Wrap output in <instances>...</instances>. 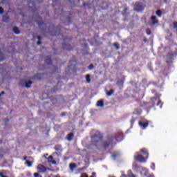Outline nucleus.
Segmentation results:
<instances>
[{"label": "nucleus", "instance_id": "obj_1", "mask_svg": "<svg viewBox=\"0 0 177 177\" xmlns=\"http://www.w3.org/2000/svg\"><path fill=\"white\" fill-rule=\"evenodd\" d=\"M140 153L134 156L135 160L136 161H139L140 162H146L147 161V158H149V152L147 149L143 148L140 149Z\"/></svg>", "mask_w": 177, "mask_h": 177}, {"label": "nucleus", "instance_id": "obj_2", "mask_svg": "<svg viewBox=\"0 0 177 177\" xmlns=\"http://www.w3.org/2000/svg\"><path fill=\"white\" fill-rule=\"evenodd\" d=\"M152 101L153 102V104L160 106V109H162V104H161V101L160 100H158V97L153 98Z\"/></svg>", "mask_w": 177, "mask_h": 177}, {"label": "nucleus", "instance_id": "obj_3", "mask_svg": "<svg viewBox=\"0 0 177 177\" xmlns=\"http://www.w3.org/2000/svg\"><path fill=\"white\" fill-rule=\"evenodd\" d=\"M145 9V6H143L142 4H136L134 6V10H136L137 12H142Z\"/></svg>", "mask_w": 177, "mask_h": 177}, {"label": "nucleus", "instance_id": "obj_4", "mask_svg": "<svg viewBox=\"0 0 177 177\" xmlns=\"http://www.w3.org/2000/svg\"><path fill=\"white\" fill-rule=\"evenodd\" d=\"M139 126L140 127L141 129H146V128H147V127H149V122H139Z\"/></svg>", "mask_w": 177, "mask_h": 177}, {"label": "nucleus", "instance_id": "obj_5", "mask_svg": "<svg viewBox=\"0 0 177 177\" xmlns=\"http://www.w3.org/2000/svg\"><path fill=\"white\" fill-rule=\"evenodd\" d=\"M37 170L39 171V172H46V167H45V166L42 165H39L37 166Z\"/></svg>", "mask_w": 177, "mask_h": 177}, {"label": "nucleus", "instance_id": "obj_6", "mask_svg": "<svg viewBox=\"0 0 177 177\" xmlns=\"http://www.w3.org/2000/svg\"><path fill=\"white\" fill-rule=\"evenodd\" d=\"M100 136H95L92 138V142L93 143L95 142H99L100 140Z\"/></svg>", "mask_w": 177, "mask_h": 177}, {"label": "nucleus", "instance_id": "obj_7", "mask_svg": "<svg viewBox=\"0 0 177 177\" xmlns=\"http://www.w3.org/2000/svg\"><path fill=\"white\" fill-rule=\"evenodd\" d=\"M151 20L152 21V24L155 25V24H157V23H158V21L156 20V16H152L151 17Z\"/></svg>", "mask_w": 177, "mask_h": 177}, {"label": "nucleus", "instance_id": "obj_8", "mask_svg": "<svg viewBox=\"0 0 177 177\" xmlns=\"http://www.w3.org/2000/svg\"><path fill=\"white\" fill-rule=\"evenodd\" d=\"M141 174H142V175H144L145 176H146V175H147V174H149V171L146 168H142L141 170Z\"/></svg>", "mask_w": 177, "mask_h": 177}, {"label": "nucleus", "instance_id": "obj_9", "mask_svg": "<svg viewBox=\"0 0 177 177\" xmlns=\"http://www.w3.org/2000/svg\"><path fill=\"white\" fill-rule=\"evenodd\" d=\"M73 138H74V133H70L67 136V140H68V142H70V141L73 140Z\"/></svg>", "mask_w": 177, "mask_h": 177}, {"label": "nucleus", "instance_id": "obj_10", "mask_svg": "<svg viewBox=\"0 0 177 177\" xmlns=\"http://www.w3.org/2000/svg\"><path fill=\"white\" fill-rule=\"evenodd\" d=\"M113 140H114V138H111L109 139V143L106 142L105 143V147H107V146H109V145H111V143L113 142Z\"/></svg>", "mask_w": 177, "mask_h": 177}, {"label": "nucleus", "instance_id": "obj_11", "mask_svg": "<svg viewBox=\"0 0 177 177\" xmlns=\"http://www.w3.org/2000/svg\"><path fill=\"white\" fill-rule=\"evenodd\" d=\"M32 84V82L31 81L26 82L25 84V87L30 88V86H31Z\"/></svg>", "mask_w": 177, "mask_h": 177}, {"label": "nucleus", "instance_id": "obj_12", "mask_svg": "<svg viewBox=\"0 0 177 177\" xmlns=\"http://www.w3.org/2000/svg\"><path fill=\"white\" fill-rule=\"evenodd\" d=\"M172 56H173V55H167V63H171V62H172V59H173V58H172Z\"/></svg>", "mask_w": 177, "mask_h": 177}, {"label": "nucleus", "instance_id": "obj_13", "mask_svg": "<svg viewBox=\"0 0 177 177\" xmlns=\"http://www.w3.org/2000/svg\"><path fill=\"white\" fill-rule=\"evenodd\" d=\"M104 103H103V101L100 100V101H98L97 103V106L98 107H103L104 106Z\"/></svg>", "mask_w": 177, "mask_h": 177}, {"label": "nucleus", "instance_id": "obj_14", "mask_svg": "<svg viewBox=\"0 0 177 177\" xmlns=\"http://www.w3.org/2000/svg\"><path fill=\"white\" fill-rule=\"evenodd\" d=\"M77 167V165H75V164H71L69 165V168L71 171H74L75 168Z\"/></svg>", "mask_w": 177, "mask_h": 177}, {"label": "nucleus", "instance_id": "obj_15", "mask_svg": "<svg viewBox=\"0 0 177 177\" xmlns=\"http://www.w3.org/2000/svg\"><path fill=\"white\" fill-rule=\"evenodd\" d=\"M13 31L15 34H20V30H19V28L17 27H15L13 28Z\"/></svg>", "mask_w": 177, "mask_h": 177}, {"label": "nucleus", "instance_id": "obj_16", "mask_svg": "<svg viewBox=\"0 0 177 177\" xmlns=\"http://www.w3.org/2000/svg\"><path fill=\"white\" fill-rule=\"evenodd\" d=\"M86 82H88V84H89V82H91V75H86Z\"/></svg>", "mask_w": 177, "mask_h": 177}, {"label": "nucleus", "instance_id": "obj_17", "mask_svg": "<svg viewBox=\"0 0 177 177\" xmlns=\"http://www.w3.org/2000/svg\"><path fill=\"white\" fill-rule=\"evenodd\" d=\"M3 21H5L6 23L9 21V17H8V16H6V15L3 16Z\"/></svg>", "mask_w": 177, "mask_h": 177}, {"label": "nucleus", "instance_id": "obj_18", "mask_svg": "<svg viewBox=\"0 0 177 177\" xmlns=\"http://www.w3.org/2000/svg\"><path fill=\"white\" fill-rule=\"evenodd\" d=\"M114 93V91L111 90L109 92L106 93L107 96H111Z\"/></svg>", "mask_w": 177, "mask_h": 177}, {"label": "nucleus", "instance_id": "obj_19", "mask_svg": "<svg viewBox=\"0 0 177 177\" xmlns=\"http://www.w3.org/2000/svg\"><path fill=\"white\" fill-rule=\"evenodd\" d=\"M26 164L28 165V167H31V165H32V162L26 160Z\"/></svg>", "mask_w": 177, "mask_h": 177}, {"label": "nucleus", "instance_id": "obj_20", "mask_svg": "<svg viewBox=\"0 0 177 177\" xmlns=\"http://www.w3.org/2000/svg\"><path fill=\"white\" fill-rule=\"evenodd\" d=\"M151 168L153 169V171H155L156 169V165L154 163L151 164Z\"/></svg>", "mask_w": 177, "mask_h": 177}, {"label": "nucleus", "instance_id": "obj_21", "mask_svg": "<svg viewBox=\"0 0 177 177\" xmlns=\"http://www.w3.org/2000/svg\"><path fill=\"white\" fill-rule=\"evenodd\" d=\"M113 46H115V49L118 50L120 49V46H118V44L114 43Z\"/></svg>", "mask_w": 177, "mask_h": 177}, {"label": "nucleus", "instance_id": "obj_22", "mask_svg": "<svg viewBox=\"0 0 177 177\" xmlns=\"http://www.w3.org/2000/svg\"><path fill=\"white\" fill-rule=\"evenodd\" d=\"M156 15H157V16H158L159 17H161V15H162L161 11H160V10L156 11Z\"/></svg>", "mask_w": 177, "mask_h": 177}, {"label": "nucleus", "instance_id": "obj_23", "mask_svg": "<svg viewBox=\"0 0 177 177\" xmlns=\"http://www.w3.org/2000/svg\"><path fill=\"white\" fill-rule=\"evenodd\" d=\"M53 160V157H52V156H50L48 158V162H52Z\"/></svg>", "mask_w": 177, "mask_h": 177}, {"label": "nucleus", "instance_id": "obj_24", "mask_svg": "<svg viewBox=\"0 0 177 177\" xmlns=\"http://www.w3.org/2000/svg\"><path fill=\"white\" fill-rule=\"evenodd\" d=\"M129 177H135V176H133V174H132V171L131 170L129 171Z\"/></svg>", "mask_w": 177, "mask_h": 177}, {"label": "nucleus", "instance_id": "obj_25", "mask_svg": "<svg viewBox=\"0 0 177 177\" xmlns=\"http://www.w3.org/2000/svg\"><path fill=\"white\" fill-rule=\"evenodd\" d=\"M38 41H37V45H41V37L38 36Z\"/></svg>", "mask_w": 177, "mask_h": 177}, {"label": "nucleus", "instance_id": "obj_26", "mask_svg": "<svg viewBox=\"0 0 177 177\" xmlns=\"http://www.w3.org/2000/svg\"><path fill=\"white\" fill-rule=\"evenodd\" d=\"M34 176L35 177H42V176H39V174H38V173H35Z\"/></svg>", "mask_w": 177, "mask_h": 177}, {"label": "nucleus", "instance_id": "obj_27", "mask_svg": "<svg viewBox=\"0 0 177 177\" xmlns=\"http://www.w3.org/2000/svg\"><path fill=\"white\" fill-rule=\"evenodd\" d=\"M3 13V8L0 7V15H2Z\"/></svg>", "mask_w": 177, "mask_h": 177}, {"label": "nucleus", "instance_id": "obj_28", "mask_svg": "<svg viewBox=\"0 0 177 177\" xmlns=\"http://www.w3.org/2000/svg\"><path fill=\"white\" fill-rule=\"evenodd\" d=\"M92 68H93V64H91L90 66H88V70H92Z\"/></svg>", "mask_w": 177, "mask_h": 177}, {"label": "nucleus", "instance_id": "obj_29", "mask_svg": "<svg viewBox=\"0 0 177 177\" xmlns=\"http://www.w3.org/2000/svg\"><path fill=\"white\" fill-rule=\"evenodd\" d=\"M147 35H151V32L150 30H147Z\"/></svg>", "mask_w": 177, "mask_h": 177}, {"label": "nucleus", "instance_id": "obj_30", "mask_svg": "<svg viewBox=\"0 0 177 177\" xmlns=\"http://www.w3.org/2000/svg\"><path fill=\"white\" fill-rule=\"evenodd\" d=\"M51 162V164H54V165L56 164V161L53 160L51 162Z\"/></svg>", "mask_w": 177, "mask_h": 177}, {"label": "nucleus", "instance_id": "obj_31", "mask_svg": "<svg viewBox=\"0 0 177 177\" xmlns=\"http://www.w3.org/2000/svg\"><path fill=\"white\" fill-rule=\"evenodd\" d=\"M121 177H127V176L124 174V172H122V176Z\"/></svg>", "mask_w": 177, "mask_h": 177}, {"label": "nucleus", "instance_id": "obj_32", "mask_svg": "<svg viewBox=\"0 0 177 177\" xmlns=\"http://www.w3.org/2000/svg\"><path fill=\"white\" fill-rule=\"evenodd\" d=\"M95 176H96V174H95V173H92V176H90V177H95Z\"/></svg>", "mask_w": 177, "mask_h": 177}, {"label": "nucleus", "instance_id": "obj_33", "mask_svg": "<svg viewBox=\"0 0 177 177\" xmlns=\"http://www.w3.org/2000/svg\"><path fill=\"white\" fill-rule=\"evenodd\" d=\"M116 140H117L118 142H121V140H120V139H118V138H116Z\"/></svg>", "mask_w": 177, "mask_h": 177}, {"label": "nucleus", "instance_id": "obj_34", "mask_svg": "<svg viewBox=\"0 0 177 177\" xmlns=\"http://www.w3.org/2000/svg\"><path fill=\"white\" fill-rule=\"evenodd\" d=\"M48 60H50V59H46V63H48Z\"/></svg>", "mask_w": 177, "mask_h": 177}, {"label": "nucleus", "instance_id": "obj_35", "mask_svg": "<svg viewBox=\"0 0 177 177\" xmlns=\"http://www.w3.org/2000/svg\"><path fill=\"white\" fill-rule=\"evenodd\" d=\"M3 93H5V92L3 91V92H2V95H3Z\"/></svg>", "mask_w": 177, "mask_h": 177}, {"label": "nucleus", "instance_id": "obj_36", "mask_svg": "<svg viewBox=\"0 0 177 177\" xmlns=\"http://www.w3.org/2000/svg\"><path fill=\"white\" fill-rule=\"evenodd\" d=\"M112 157H114V155H113Z\"/></svg>", "mask_w": 177, "mask_h": 177}]
</instances>
